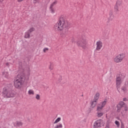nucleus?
<instances>
[{"mask_svg": "<svg viewBox=\"0 0 128 128\" xmlns=\"http://www.w3.org/2000/svg\"><path fill=\"white\" fill-rule=\"evenodd\" d=\"M68 22L64 21V19L62 18H60L58 21V22H56L54 28L56 32H62V31L63 34H66L68 32Z\"/></svg>", "mask_w": 128, "mask_h": 128, "instance_id": "f257e3e1", "label": "nucleus"}, {"mask_svg": "<svg viewBox=\"0 0 128 128\" xmlns=\"http://www.w3.org/2000/svg\"><path fill=\"white\" fill-rule=\"evenodd\" d=\"M2 94L4 98H14L16 92H14V90H12V88H9L8 86H6L3 88Z\"/></svg>", "mask_w": 128, "mask_h": 128, "instance_id": "f03ea898", "label": "nucleus"}, {"mask_svg": "<svg viewBox=\"0 0 128 128\" xmlns=\"http://www.w3.org/2000/svg\"><path fill=\"white\" fill-rule=\"evenodd\" d=\"M88 42L86 36H82L79 38L76 42L78 46L82 48L83 50L88 48Z\"/></svg>", "mask_w": 128, "mask_h": 128, "instance_id": "7ed1b4c3", "label": "nucleus"}, {"mask_svg": "<svg viewBox=\"0 0 128 128\" xmlns=\"http://www.w3.org/2000/svg\"><path fill=\"white\" fill-rule=\"evenodd\" d=\"M25 80L26 77H24V75H18L14 82L15 88H20L22 86V84H24V82Z\"/></svg>", "mask_w": 128, "mask_h": 128, "instance_id": "20e7f679", "label": "nucleus"}, {"mask_svg": "<svg viewBox=\"0 0 128 128\" xmlns=\"http://www.w3.org/2000/svg\"><path fill=\"white\" fill-rule=\"evenodd\" d=\"M124 58H126V54H120L114 57L113 60L114 62L118 64V62H122Z\"/></svg>", "mask_w": 128, "mask_h": 128, "instance_id": "39448f33", "label": "nucleus"}, {"mask_svg": "<svg viewBox=\"0 0 128 128\" xmlns=\"http://www.w3.org/2000/svg\"><path fill=\"white\" fill-rule=\"evenodd\" d=\"M104 124V121L102 120H98L94 124V128H100L102 124Z\"/></svg>", "mask_w": 128, "mask_h": 128, "instance_id": "423d86ee", "label": "nucleus"}, {"mask_svg": "<svg viewBox=\"0 0 128 128\" xmlns=\"http://www.w3.org/2000/svg\"><path fill=\"white\" fill-rule=\"evenodd\" d=\"M106 102H108V101L106 100H105L102 102L100 104L97 108V110L98 112L102 110L104 108V106L106 104Z\"/></svg>", "mask_w": 128, "mask_h": 128, "instance_id": "0eeeda50", "label": "nucleus"}, {"mask_svg": "<svg viewBox=\"0 0 128 128\" xmlns=\"http://www.w3.org/2000/svg\"><path fill=\"white\" fill-rule=\"evenodd\" d=\"M122 78L120 77H117L116 78V86L118 90L120 88V84H122Z\"/></svg>", "mask_w": 128, "mask_h": 128, "instance_id": "6e6552de", "label": "nucleus"}, {"mask_svg": "<svg viewBox=\"0 0 128 128\" xmlns=\"http://www.w3.org/2000/svg\"><path fill=\"white\" fill-rule=\"evenodd\" d=\"M122 8V2L118 1L115 6V10L116 12H120Z\"/></svg>", "mask_w": 128, "mask_h": 128, "instance_id": "1a4fd4ad", "label": "nucleus"}, {"mask_svg": "<svg viewBox=\"0 0 128 128\" xmlns=\"http://www.w3.org/2000/svg\"><path fill=\"white\" fill-rule=\"evenodd\" d=\"M96 50H100L102 48V41H98L96 43Z\"/></svg>", "mask_w": 128, "mask_h": 128, "instance_id": "9d476101", "label": "nucleus"}, {"mask_svg": "<svg viewBox=\"0 0 128 128\" xmlns=\"http://www.w3.org/2000/svg\"><path fill=\"white\" fill-rule=\"evenodd\" d=\"M108 20V22H112V20H114V15L112 12H110Z\"/></svg>", "mask_w": 128, "mask_h": 128, "instance_id": "9b49d317", "label": "nucleus"}, {"mask_svg": "<svg viewBox=\"0 0 128 128\" xmlns=\"http://www.w3.org/2000/svg\"><path fill=\"white\" fill-rule=\"evenodd\" d=\"M126 106V103L124 102L121 101L119 102L118 104L117 105V106L120 108H124Z\"/></svg>", "mask_w": 128, "mask_h": 128, "instance_id": "f8f14e48", "label": "nucleus"}, {"mask_svg": "<svg viewBox=\"0 0 128 128\" xmlns=\"http://www.w3.org/2000/svg\"><path fill=\"white\" fill-rule=\"evenodd\" d=\"M100 94L98 92L96 93L94 97V100H96V101L98 100V98H100Z\"/></svg>", "mask_w": 128, "mask_h": 128, "instance_id": "ddd939ff", "label": "nucleus"}, {"mask_svg": "<svg viewBox=\"0 0 128 128\" xmlns=\"http://www.w3.org/2000/svg\"><path fill=\"white\" fill-rule=\"evenodd\" d=\"M30 38V34L29 33L28 31L25 33L24 38Z\"/></svg>", "mask_w": 128, "mask_h": 128, "instance_id": "4468645a", "label": "nucleus"}, {"mask_svg": "<svg viewBox=\"0 0 128 128\" xmlns=\"http://www.w3.org/2000/svg\"><path fill=\"white\" fill-rule=\"evenodd\" d=\"M96 100H94L93 102H92L91 106H92V108H94V106H96Z\"/></svg>", "mask_w": 128, "mask_h": 128, "instance_id": "2eb2a0df", "label": "nucleus"}, {"mask_svg": "<svg viewBox=\"0 0 128 128\" xmlns=\"http://www.w3.org/2000/svg\"><path fill=\"white\" fill-rule=\"evenodd\" d=\"M16 124L17 126H22V122H16Z\"/></svg>", "mask_w": 128, "mask_h": 128, "instance_id": "dca6fc26", "label": "nucleus"}, {"mask_svg": "<svg viewBox=\"0 0 128 128\" xmlns=\"http://www.w3.org/2000/svg\"><path fill=\"white\" fill-rule=\"evenodd\" d=\"M104 116V113L100 112H97V116L98 118H100L101 116Z\"/></svg>", "mask_w": 128, "mask_h": 128, "instance_id": "f3484780", "label": "nucleus"}, {"mask_svg": "<svg viewBox=\"0 0 128 128\" xmlns=\"http://www.w3.org/2000/svg\"><path fill=\"white\" fill-rule=\"evenodd\" d=\"M49 70H54V64H52V63L50 64V65L49 66Z\"/></svg>", "mask_w": 128, "mask_h": 128, "instance_id": "a211bd4d", "label": "nucleus"}, {"mask_svg": "<svg viewBox=\"0 0 128 128\" xmlns=\"http://www.w3.org/2000/svg\"><path fill=\"white\" fill-rule=\"evenodd\" d=\"M54 128H62V124H60L54 126Z\"/></svg>", "mask_w": 128, "mask_h": 128, "instance_id": "6ab92c4d", "label": "nucleus"}, {"mask_svg": "<svg viewBox=\"0 0 128 128\" xmlns=\"http://www.w3.org/2000/svg\"><path fill=\"white\" fill-rule=\"evenodd\" d=\"M27 32L30 34V33L32 32H34V28H32L29 30H28Z\"/></svg>", "mask_w": 128, "mask_h": 128, "instance_id": "aec40b11", "label": "nucleus"}, {"mask_svg": "<svg viewBox=\"0 0 128 128\" xmlns=\"http://www.w3.org/2000/svg\"><path fill=\"white\" fill-rule=\"evenodd\" d=\"M60 120L61 118H58L56 120L55 122H54V124H58V122H60Z\"/></svg>", "mask_w": 128, "mask_h": 128, "instance_id": "412c9836", "label": "nucleus"}, {"mask_svg": "<svg viewBox=\"0 0 128 128\" xmlns=\"http://www.w3.org/2000/svg\"><path fill=\"white\" fill-rule=\"evenodd\" d=\"M56 4H58V2L54 1V2H53L52 4H51V6H50V7H51V8H54V6H56Z\"/></svg>", "mask_w": 128, "mask_h": 128, "instance_id": "4be33fe9", "label": "nucleus"}, {"mask_svg": "<svg viewBox=\"0 0 128 128\" xmlns=\"http://www.w3.org/2000/svg\"><path fill=\"white\" fill-rule=\"evenodd\" d=\"M28 94H34V92L32 90H30L28 92Z\"/></svg>", "mask_w": 128, "mask_h": 128, "instance_id": "5701e85b", "label": "nucleus"}, {"mask_svg": "<svg viewBox=\"0 0 128 128\" xmlns=\"http://www.w3.org/2000/svg\"><path fill=\"white\" fill-rule=\"evenodd\" d=\"M117 108V112H120V110H122V108H120V107H118V106H116Z\"/></svg>", "mask_w": 128, "mask_h": 128, "instance_id": "b1692460", "label": "nucleus"}, {"mask_svg": "<svg viewBox=\"0 0 128 128\" xmlns=\"http://www.w3.org/2000/svg\"><path fill=\"white\" fill-rule=\"evenodd\" d=\"M115 124L117 126L118 128H120V122L116 120L115 122Z\"/></svg>", "mask_w": 128, "mask_h": 128, "instance_id": "393cba45", "label": "nucleus"}, {"mask_svg": "<svg viewBox=\"0 0 128 128\" xmlns=\"http://www.w3.org/2000/svg\"><path fill=\"white\" fill-rule=\"evenodd\" d=\"M36 98L38 100H40V94H36Z\"/></svg>", "mask_w": 128, "mask_h": 128, "instance_id": "a878e982", "label": "nucleus"}, {"mask_svg": "<svg viewBox=\"0 0 128 128\" xmlns=\"http://www.w3.org/2000/svg\"><path fill=\"white\" fill-rule=\"evenodd\" d=\"M124 108V110L125 112H128V106H126V104H125Z\"/></svg>", "mask_w": 128, "mask_h": 128, "instance_id": "bb28decb", "label": "nucleus"}, {"mask_svg": "<svg viewBox=\"0 0 128 128\" xmlns=\"http://www.w3.org/2000/svg\"><path fill=\"white\" fill-rule=\"evenodd\" d=\"M48 51V48H44L43 50L44 52H46Z\"/></svg>", "mask_w": 128, "mask_h": 128, "instance_id": "cd10ccee", "label": "nucleus"}, {"mask_svg": "<svg viewBox=\"0 0 128 128\" xmlns=\"http://www.w3.org/2000/svg\"><path fill=\"white\" fill-rule=\"evenodd\" d=\"M50 10H51V12L52 14L54 13V8L50 6Z\"/></svg>", "mask_w": 128, "mask_h": 128, "instance_id": "c85d7f7f", "label": "nucleus"}, {"mask_svg": "<svg viewBox=\"0 0 128 128\" xmlns=\"http://www.w3.org/2000/svg\"><path fill=\"white\" fill-rule=\"evenodd\" d=\"M122 90L123 92H126V87H123V88H122Z\"/></svg>", "mask_w": 128, "mask_h": 128, "instance_id": "c756f323", "label": "nucleus"}, {"mask_svg": "<svg viewBox=\"0 0 128 128\" xmlns=\"http://www.w3.org/2000/svg\"><path fill=\"white\" fill-rule=\"evenodd\" d=\"M123 100L124 102H128V100L126 98H124Z\"/></svg>", "mask_w": 128, "mask_h": 128, "instance_id": "7c9ffc66", "label": "nucleus"}, {"mask_svg": "<svg viewBox=\"0 0 128 128\" xmlns=\"http://www.w3.org/2000/svg\"><path fill=\"white\" fill-rule=\"evenodd\" d=\"M124 128V124H122L121 128Z\"/></svg>", "mask_w": 128, "mask_h": 128, "instance_id": "2f4dec72", "label": "nucleus"}, {"mask_svg": "<svg viewBox=\"0 0 128 128\" xmlns=\"http://www.w3.org/2000/svg\"><path fill=\"white\" fill-rule=\"evenodd\" d=\"M105 128H110V126H108V125H106Z\"/></svg>", "mask_w": 128, "mask_h": 128, "instance_id": "473e14b6", "label": "nucleus"}, {"mask_svg": "<svg viewBox=\"0 0 128 128\" xmlns=\"http://www.w3.org/2000/svg\"><path fill=\"white\" fill-rule=\"evenodd\" d=\"M36 0H34V4H36Z\"/></svg>", "mask_w": 128, "mask_h": 128, "instance_id": "72a5a7b5", "label": "nucleus"}, {"mask_svg": "<svg viewBox=\"0 0 128 128\" xmlns=\"http://www.w3.org/2000/svg\"><path fill=\"white\" fill-rule=\"evenodd\" d=\"M6 66H9L8 62H6Z\"/></svg>", "mask_w": 128, "mask_h": 128, "instance_id": "f704fd0d", "label": "nucleus"}, {"mask_svg": "<svg viewBox=\"0 0 128 128\" xmlns=\"http://www.w3.org/2000/svg\"><path fill=\"white\" fill-rule=\"evenodd\" d=\"M4 0H0V2H4Z\"/></svg>", "mask_w": 128, "mask_h": 128, "instance_id": "c9c22d12", "label": "nucleus"}]
</instances>
